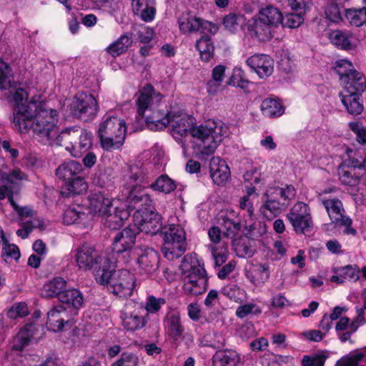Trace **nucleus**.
<instances>
[{
    "mask_svg": "<svg viewBox=\"0 0 366 366\" xmlns=\"http://www.w3.org/2000/svg\"><path fill=\"white\" fill-rule=\"evenodd\" d=\"M167 125L172 128L173 137L181 144L183 154L189 157V147L192 154L200 159L214 153L219 143L227 134V127L221 121L209 119L204 124L194 126L192 118L183 113L172 114L166 111Z\"/></svg>",
    "mask_w": 366,
    "mask_h": 366,
    "instance_id": "obj_1",
    "label": "nucleus"
},
{
    "mask_svg": "<svg viewBox=\"0 0 366 366\" xmlns=\"http://www.w3.org/2000/svg\"><path fill=\"white\" fill-rule=\"evenodd\" d=\"M57 110L49 108L42 102L31 103L27 108L21 107L15 112L14 129L20 133L30 130L44 144L61 145L58 126Z\"/></svg>",
    "mask_w": 366,
    "mask_h": 366,
    "instance_id": "obj_2",
    "label": "nucleus"
},
{
    "mask_svg": "<svg viewBox=\"0 0 366 366\" xmlns=\"http://www.w3.org/2000/svg\"><path fill=\"white\" fill-rule=\"evenodd\" d=\"M136 104L139 116L145 119L151 129L158 130L167 127V106L162 102V95L153 86L147 84L141 89Z\"/></svg>",
    "mask_w": 366,
    "mask_h": 366,
    "instance_id": "obj_3",
    "label": "nucleus"
},
{
    "mask_svg": "<svg viewBox=\"0 0 366 366\" xmlns=\"http://www.w3.org/2000/svg\"><path fill=\"white\" fill-rule=\"evenodd\" d=\"M76 266L79 270L94 271V277L97 283L104 285L110 277L109 267L112 261L107 255L88 244L84 243L72 252Z\"/></svg>",
    "mask_w": 366,
    "mask_h": 366,
    "instance_id": "obj_4",
    "label": "nucleus"
},
{
    "mask_svg": "<svg viewBox=\"0 0 366 366\" xmlns=\"http://www.w3.org/2000/svg\"><path fill=\"white\" fill-rule=\"evenodd\" d=\"M182 289L187 295H198L207 290V277L196 254L186 255L182 262Z\"/></svg>",
    "mask_w": 366,
    "mask_h": 366,
    "instance_id": "obj_5",
    "label": "nucleus"
},
{
    "mask_svg": "<svg viewBox=\"0 0 366 366\" xmlns=\"http://www.w3.org/2000/svg\"><path fill=\"white\" fill-rule=\"evenodd\" d=\"M127 127L123 119L106 115L99 123L98 136L102 147L106 150L119 149L124 143Z\"/></svg>",
    "mask_w": 366,
    "mask_h": 366,
    "instance_id": "obj_6",
    "label": "nucleus"
},
{
    "mask_svg": "<svg viewBox=\"0 0 366 366\" xmlns=\"http://www.w3.org/2000/svg\"><path fill=\"white\" fill-rule=\"evenodd\" d=\"M162 252L165 258L174 260L180 257L187 249L186 232L179 224H169L162 227Z\"/></svg>",
    "mask_w": 366,
    "mask_h": 366,
    "instance_id": "obj_7",
    "label": "nucleus"
},
{
    "mask_svg": "<svg viewBox=\"0 0 366 366\" xmlns=\"http://www.w3.org/2000/svg\"><path fill=\"white\" fill-rule=\"evenodd\" d=\"M0 89L10 90L11 99L9 100L14 102L13 114L11 117V121L14 128V117L16 111L21 107H28L31 103H38L37 102L30 101L27 102L28 94L21 89L17 88L12 74L11 69L4 61L0 59Z\"/></svg>",
    "mask_w": 366,
    "mask_h": 366,
    "instance_id": "obj_8",
    "label": "nucleus"
},
{
    "mask_svg": "<svg viewBox=\"0 0 366 366\" xmlns=\"http://www.w3.org/2000/svg\"><path fill=\"white\" fill-rule=\"evenodd\" d=\"M60 137L63 140L78 139V144L71 147L66 146V149L74 157H80L84 153L88 152L92 146L93 136L90 132L78 127L66 128L61 132Z\"/></svg>",
    "mask_w": 366,
    "mask_h": 366,
    "instance_id": "obj_9",
    "label": "nucleus"
},
{
    "mask_svg": "<svg viewBox=\"0 0 366 366\" xmlns=\"http://www.w3.org/2000/svg\"><path fill=\"white\" fill-rule=\"evenodd\" d=\"M147 314L144 307L137 302L129 300L120 312L122 325L127 331H137L145 327Z\"/></svg>",
    "mask_w": 366,
    "mask_h": 366,
    "instance_id": "obj_10",
    "label": "nucleus"
},
{
    "mask_svg": "<svg viewBox=\"0 0 366 366\" xmlns=\"http://www.w3.org/2000/svg\"><path fill=\"white\" fill-rule=\"evenodd\" d=\"M113 264L109 267L110 277L108 281L104 283L109 285V290L114 295L120 297H129L134 288V276L127 269H119L114 271Z\"/></svg>",
    "mask_w": 366,
    "mask_h": 366,
    "instance_id": "obj_11",
    "label": "nucleus"
},
{
    "mask_svg": "<svg viewBox=\"0 0 366 366\" xmlns=\"http://www.w3.org/2000/svg\"><path fill=\"white\" fill-rule=\"evenodd\" d=\"M322 204L325 207L330 219L336 227L344 226V233L355 236L357 231L351 227L352 219L345 215L342 203L338 199H322Z\"/></svg>",
    "mask_w": 366,
    "mask_h": 366,
    "instance_id": "obj_12",
    "label": "nucleus"
},
{
    "mask_svg": "<svg viewBox=\"0 0 366 366\" xmlns=\"http://www.w3.org/2000/svg\"><path fill=\"white\" fill-rule=\"evenodd\" d=\"M97 111V102L90 94L81 93L76 95L71 104L73 115L85 122L93 119Z\"/></svg>",
    "mask_w": 366,
    "mask_h": 366,
    "instance_id": "obj_13",
    "label": "nucleus"
},
{
    "mask_svg": "<svg viewBox=\"0 0 366 366\" xmlns=\"http://www.w3.org/2000/svg\"><path fill=\"white\" fill-rule=\"evenodd\" d=\"M287 218L297 233L304 234L311 230L312 221L308 205L298 202L287 214Z\"/></svg>",
    "mask_w": 366,
    "mask_h": 366,
    "instance_id": "obj_14",
    "label": "nucleus"
},
{
    "mask_svg": "<svg viewBox=\"0 0 366 366\" xmlns=\"http://www.w3.org/2000/svg\"><path fill=\"white\" fill-rule=\"evenodd\" d=\"M129 252L132 254V257L127 259L126 262L134 259L141 272L152 274L157 269L159 255L153 249L147 247H137Z\"/></svg>",
    "mask_w": 366,
    "mask_h": 366,
    "instance_id": "obj_15",
    "label": "nucleus"
},
{
    "mask_svg": "<svg viewBox=\"0 0 366 366\" xmlns=\"http://www.w3.org/2000/svg\"><path fill=\"white\" fill-rule=\"evenodd\" d=\"M133 218L134 227L140 232L153 235L162 229L160 214L152 209L135 211Z\"/></svg>",
    "mask_w": 366,
    "mask_h": 366,
    "instance_id": "obj_16",
    "label": "nucleus"
},
{
    "mask_svg": "<svg viewBox=\"0 0 366 366\" xmlns=\"http://www.w3.org/2000/svg\"><path fill=\"white\" fill-rule=\"evenodd\" d=\"M129 217V211L127 209V203L121 199H115L111 211L103 214L102 221L105 227L111 229L120 228Z\"/></svg>",
    "mask_w": 366,
    "mask_h": 366,
    "instance_id": "obj_17",
    "label": "nucleus"
},
{
    "mask_svg": "<svg viewBox=\"0 0 366 366\" xmlns=\"http://www.w3.org/2000/svg\"><path fill=\"white\" fill-rule=\"evenodd\" d=\"M137 234L135 227H128L117 233L113 239V250L118 254H123V257L128 256L129 258L132 257L130 251L134 249L133 247L136 240Z\"/></svg>",
    "mask_w": 366,
    "mask_h": 366,
    "instance_id": "obj_18",
    "label": "nucleus"
},
{
    "mask_svg": "<svg viewBox=\"0 0 366 366\" xmlns=\"http://www.w3.org/2000/svg\"><path fill=\"white\" fill-rule=\"evenodd\" d=\"M246 63L260 79L267 78L274 71V61L266 54H254L247 59Z\"/></svg>",
    "mask_w": 366,
    "mask_h": 366,
    "instance_id": "obj_19",
    "label": "nucleus"
},
{
    "mask_svg": "<svg viewBox=\"0 0 366 366\" xmlns=\"http://www.w3.org/2000/svg\"><path fill=\"white\" fill-rule=\"evenodd\" d=\"M0 179L5 182V184L0 186V199L8 198L10 202V198H13L14 190L17 189V184L19 181L26 179V175L19 169H14L9 173H2Z\"/></svg>",
    "mask_w": 366,
    "mask_h": 366,
    "instance_id": "obj_20",
    "label": "nucleus"
},
{
    "mask_svg": "<svg viewBox=\"0 0 366 366\" xmlns=\"http://www.w3.org/2000/svg\"><path fill=\"white\" fill-rule=\"evenodd\" d=\"M102 192L91 194L89 197V209L94 215L102 217L107 211H111L114 201Z\"/></svg>",
    "mask_w": 366,
    "mask_h": 366,
    "instance_id": "obj_21",
    "label": "nucleus"
},
{
    "mask_svg": "<svg viewBox=\"0 0 366 366\" xmlns=\"http://www.w3.org/2000/svg\"><path fill=\"white\" fill-rule=\"evenodd\" d=\"M275 29L276 28L257 16L252 18L248 22V31L251 35L262 41L271 39L274 36Z\"/></svg>",
    "mask_w": 366,
    "mask_h": 366,
    "instance_id": "obj_22",
    "label": "nucleus"
},
{
    "mask_svg": "<svg viewBox=\"0 0 366 366\" xmlns=\"http://www.w3.org/2000/svg\"><path fill=\"white\" fill-rule=\"evenodd\" d=\"M209 172L213 182L217 185H223L230 177V170L227 163L217 157L210 160Z\"/></svg>",
    "mask_w": 366,
    "mask_h": 366,
    "instance_id": "obj_23",
    "label": "nucleus"
},
{
    "mask_svg": "<svg viewBox=\"0 0 366 366\" xmlns=\"http://www.w3.org/2000/svg\"><path fill=\"white\" fill-rule=\"evenodd\" d=\"M347 92H340L341 102L348 113L352 115L360 114L364 109L363 104L360 102V93H354L351 86H347Z\"/></svg>",
    "mask_w": 366,
    "mask_h": 366,
    "instance_id": "obj_24",
    "label": "nucleus"
},
{
    "mask_svg": "<svg viewBox=\"0 0 366 366\" xmlns=\"http://www.w3.org/2000/svg\"><path fill=\"white\" fill-rule=\"evenodd\" d=\"M329 39L332 44L338 49L349 51L357 46L355 35L349 31L335 30L329 33Z\"/></svg>",
    "mask_w": 366,
    "mask_h": 366,
    "instance_id": "obj_25",
    "label": "nucleus"
},
{
    "mask_svg": "<svg viewBox=\"0 0 366 366\" xmlns=\"http://www.w3.org/2000/svg\"><path fill=\"white\" fill-rule=\"evenodd\" d=\"M69 321V317L66 310L61 305L52 308L47 313L48 327L54 331L58 332L63 329L64 323Z\"/></svg>",
    "mask_w": 366,
    "mask_h": 366,
    "instance_id": "obj_26",
    "label": "nucleus"
},
{
    "mask_svg": "<svg viewBox=\"0 0 366 366\" xmlns=\"http://www.w3.org/2000/svg\"><path fill=\"white\" fill-rule=\"evenodd\" d=\"M164 325L167 334L174 340H179L182 335L184 327L179 312L172 310L168 312L164 318Z\"/></svg>",
    "mask_w": 366,
    "mask_h": 366,
    "instance_id": "obj_27",
    "label": "nucleus"
},
{
    "mask_svg": "<svg viewBox=\"0 0 366 366\" xmlns=\"http://www.w3.org/2000/svg\"><path fill=\"white\" fill-rule=\"evenodd\" d=\"M208 24V21H204L202 19L191 13L182 14L178 20L179 28L184 34L198 31Z\"/></svg>",
    "mask_w": 366,
    "mask_h": 366,
    "instance_id": "obj_28",
    "label": "nucleus"
},
{
    "mask_svg": "<svg viewBox=\"0 0 366 366\" xmlns=\"http://www.w3.org/2000/svg\"><path fill=\"white\" fill-rule=\"evenodd\" d=\"M133 11L144 21L154 19L156 9L154 0H132Z\"/></svg>",
    "mask_w": 366,
    "mask_h": 366,
    "instance_id": "obj_29",
    "label": "nucleus"
},
{
    "mask_svg": "<svg viewBox=\"0 0 366 366\" xmlns=\"http://www.w3.org/2000/svg\"><path fill=\"white\" fill-rule=\"evenodd\" d=\"M36 327L34 324H27L14 337L11 342V349L16 351H22L27 346L31 338L34 334Z\"/></svg>",
    "mask_w": 366,
    "mask_h": 366,
    "instance_id": "obj_30",
    "label": "nucleus"
},
{
    "mask_svg": "<svg viewBox=\"0 0 366 366\" xmlns=\"http://www.w3.org/2000/svg\"><path fill=\"white\" fill-rule=\"evenodd\" d=\"M343 92H347V86H351L354 93L362 94L366 89V79L364 75L357 70L344 76L341 81Z\"/></svg>",
    "mask_w": 366,
    "mask_h": 366,
    "instance_id": "obj_31",
    "label": "nucleus"
},
{
    "mask_svg": "<svg viewBox=\"0 0 366 366\" xmlns=\"http://www.w3.org/2000/svg\"><path fill=\"white\" fill-rule=\"evenodd\" d=\"M82 169V166L80 163L75 161H69L61 164L56 169V175L59 179L68 182L79 177Z\"/></svg>",
    "mask_w": 366,
    "mask_h": 366,
    "instance_id": "obj_32",
    "label": "nucleus"
},
{
    "mask_svg": "<svg viewBox=\"0 0 366 366\" xmlns=\"http://www.w3.org/2000/svg\"><path fill=\"white\" fill-rule=\"evenodd\" d=\"M265 202L260 207V212L267 219H272L281 212V206L285 202H281L276 197H272L267 189L265 193Z\"/></svg>",
    "mask_w": 366,
    "mask_h": 366,
    "instance_id": "obj_33",
    "label": "nucleus"
},
{
    "mask_svg": "<svg viewBox=\"0 0 366 366\" xmlns=\"http://www.w3.org/2000/svg\"><path fill=\"white\" fill-rule=\"evenodd\" d=\"M256 16L276 29L283 20L281 11L273 6H267L261 9Z\"/></svg>",
    "mask_w": 366,
    "mask_h": 366,
    "instance_id": "obj_34",
    "label": "nucleus"
},
{
    "mask_svg": "<svg viewBox=\"0 0 366 366\" xmlns=\"http://www.w3.org/2000/svg\"><path fill=\"white\" fill-rule=\"evenodd\" d=\"M240 360L234 350L217 351L213 356L214 366H236Z\"/></svg>",
    "mask_w": 366,
    "mask_h": 366,
    "instance_id": "obj_35",
    "label": "nucleus"
},
{
    "mask_svg": "<svg viewBox=\"0 0 366 366\" xmlns=\"http://www.w3.org/2000/svg\"><path fill=\"white\" fill-rule=\"evenodd\" d=\"M66 282L62 277L54 278L47 284H45L41 290V295L46 298H51L60 295L66 290Z\"/></svg>",
    "mask_w": 366,
    "mask_h": 366,
    "instance_id": "obj_36",
    "label": "nucleus"
},
{
    "mask_svg": "<svg viewBox=\"0 0 366 366\" xmlns=\"http://www.w3.org/2000/svg\"><path fill=\"white\" fill-rule=\"evenodd\" d=\"M364 174V171L356 172L350 167H340L338 169V176L340 182L345 185L353 187L358 184L360 178Z\"/></svg>",
    "mask_w": 366,
    "mask_h": 366,
    "instance_id": "obj_37",
    "label": "nucleus"
},
{
    "mask_svg": "<svg viewBox=\"0 0 366 366\" xmlns=\"http://www.w3.org/2000/svg\"><path fill=\"white\" fill-rule=\"evenodd\" d=\"M87 189V184L84 179L81 177H75L66 182L62 187L61 194L65 197H70L75 194H80Z\"/></svg>",
    "mask_w": 366,
    "mask_h": 366,
    "instance_id": "obj_38",
    "label": "nucleus"
},
{
    "mask_svg": "<svg viewBox=\"0 0 366 366\" xmlns=\"http://www.w3.org/2000/svg\"><path fill=\"white\" fill-rule=\"evenodd\" d=\"M59 300L64 304L79 310L84 303V297L81 292L76 289L66 290L60 295Z\"/></svg>",
    "mask_w": 366,
    "mask_h": 366,
    "instance_id": "obj_39",
    "label": "nucleus"
},
{
    "mask_svg": "<svg viewBox=\"0 0 366 366\" xmlns=\"http://www.w3.org/2000/svg\"><path fill=\"white\" fill-rule=\"evenodd\" d=\"M132 44V38L129 35L124 34L112 43L107 48V51L113 57H116L126 52Z\"/></svg>",
    "mask_w": 366,
    "mask_h": 366,
    "instance_id": "obj_40",
    "label": "nucleus"
},
{
    "mask_svg": "<svg viewBox=\"0 0 366 366\" xmlns=\"http://www.w3.org/2000/svg\"><path fill=\"white\" fill-rule=\"evenodd\" d=\"M234 212L233 211L227 212L224 216L221 217L222 225L224 229V234L233 239L240 229V222L233 219Z\"/></svg>",
    "mask_w": 366,
    "mask_h": 366,
    "instance_id": "obj_41",
    "label": "nucleus"
},
{
    "mask_svg": "<svg viewBox=\"0 0 366 366\" xmlns=\"http://www.w3.org/2000/svg\"><path fill=\"white\" fill-rule=\"evenodd\" d=\"M269 194L272 197H276L280 201H291L296 195V189L291 184H285L284 187H271L268 189Z\"/></svg>",
    "mask_w": 366,
    "mask_h": 366,
    "instance_id": "obj_42",
    "label": "nucleus"
},
{
    "mask_svg": "<svg viewBox=\"0 0 366 366\" xmlns=\"http://www.w3.org/2000/svg\"><path fill=\"white\" fill-rule=\"evenodd\" d=\"M196 48L202 60L204 61H210L214 56V47L211 39L207 36H203L197 41Z\"/></svg>",
    "mask_w": 366,
    "mask_h": 366,
    "instance_id": "obj_43",
    "label": "nucleus"
},
{
    "mask_svg": "<svg viewBox=\"0 0 366 366\" xmlns=\"http://www.w3.org/2000/svg\"><path fill=\"white\" fill-rule=\"evenodd\" d=\"M262 114L267 117H277L284 113V108L281 104L273 99H265L261 104Z\"/></svg>",
    "mask_w": 366,
    "mask_h": 366,
    "instance_id": "obj_44",
    "label": "nucleus"
},
{
    "mask_svg": "<svg viewBox=\"0 0 366 366\" xmlns=\"http://www.w3.org/2000/svg\"><path fill=\"white\" fill-rule=\"evenodd\" d=\"M155 191L169 194L176 189V184L167 174H162L150 185Z\"/></svg>",
    "mask_w": 366,
    "mask_h": 366,
    "instance_id": "obj_45",
    "label": "nucleus"
},
{
    "mask_svg": "<svg viewBox=\"0 0 366 366\" xmlns=\"http://www.w3.org/2000/svg\"><path fill=\"white\" fill-rule=\"evenodd\" d=\"M348 22L355 26H360L366 23V5L361 9H350L345 11Z\"/></svg>",
    "mask_w": 366,
    "mask_h": 366,
    "instance_id": "obj_46",
    "label": "nucleus"
},
{
    "mask_svg": "<svg viewBox=\"0 0 366 366\" xmlns=\"http://www.w3.org/2000/svg\"><path fill=\"white\" fill-rule=\"evenodd\" d=\"M249 84L250 81L246 78L244 71L237 67L233 69L232 74L227 81L228 85L242 89H247Z\"/></svg>",
    "mask_w": 366,
    "mask_h": 366,
    "instance_id": "obj_47",
    "label": "nucleus"
},
{
    "mask_svg": "<svg viewBox=\"0 0 366 366\" xmlns=\"http://www.w3.org/2000/svg\"><path fill=\"white\" fill-rule=\"evenodd\" d=\"M253 272L254 276L251 279V282L256 285H259L269 280L270 267L267 263L259 264L255 266Z\"/></svg>",
    "mask_w": 366,
    "mask_h": 366,
    "instance_id": "obj_48",
    "label": "nucleus"
},
{
    "mask_svg": "<svg viewBox=\"0 0 366 366\" xmlns=\"http://www.w3.org/2000/svg\"><path fill=\"white\" fill-rule=\"evenodd\" d=\"M252 199H249L248 196H243L239 199V207L242 210H244L247 213V217L244 220V227L249 229L252 228L254 224L253 215H254V207H253Z\"/></svg>",
    "mask_w": 366,
    "mask_h": 366,
    "instance_id": "obj_49",
    "label": "nucleus"
},
{
    "mask_svg": "<svg viewBox=\"0 0 366 366\" xmlns=\"http://www.w3.org/2000/svg\"><path fill=\"white\" fill-rule=\"evenodd\" d=\"M212 257L216 267H220L227 259L228 252L225 243H220L218 245H210Z\"/></svg>",
    "mask_w": 366,
    "mask_h": 366,
    "instance_id": "obj_50",
    "label": "nucleus"
},
{
    "mask_svg": "<svg viewBox=\"0 0 366 366\" xmlns=\"http://www.w3.org/2000/svg\"><path fill=\"white\" fill-rule=\"evenodd\" d=\"M366 165V149H358L350 157L349 167L358 172L364 171Z\"/></svg>",
    "mask_w": 366,
    "mask_h": 366,
    "instance_id": "obj_51",
    "label": "nucleus"
},
{
    "mask_svg": "<svg viewBox=\"0 0 366 366\" xmlns=\"http://www.w3.org/2000/svg\"><path fill=\"white\" fill-rule=\"evenodd\" d=\"M3 244L2 248V257L6 262L11 260H18L21 256L19 247L14 244L9 243L6 238L4 242H1Z\"/></svg>",
    "mask_w": 366,
    "mask_h": 366,
    "instance_id": "obj_52",
    "label": "nucleus"
},
{
    "mask_svg": "<svg viewBox=\"0 0 366 366\" xmlns=\"http://www.w3.org/2000/svg\"><path fill=\"white\" fill-rule=\"evenodd\" d=\"M144 191L140 189H132L127 197V209L128 211L136 209V211H144L143 208H139L140 198L142 197V192Z\"/></svg>",
    "mask_w": 366,
    "mask_h": 366,
    "instance_id": "obj_53",
    "label": "nucleus"
},
{
    "mask_svg": "<svg viewBox=\"0 0 366 366\" xmlns=\"http://www.w3.org/2000/svg\"><path fill=\"white\" fill-rule=\"evenodd\" d=\"M262 312L260 307L254 303H247L239 306L236 310V315L243 319L249 315H257Z\"/></svg>",
    "mask_w": 366,
    "mask_h": 366,
    "instance_id": "obj_54",
    "label": "nucleus"
},
{
    "mask_svg": "<svg viewBox=\"0 0 366 366\" xmlns=\"http://www.w3.org/2000/svg\"><path fill=\"white\" fill-rule=\"evenodd\" d=\"M43 223L41 220L37 218H32L31 219L22 223V228L16 231V234L22 239H25L34 228L41 227Z\"/></svg>",
    "mask_w": 366,
    "mask_h": 366,
    "instance_id": "obj_55",
    "label": "nucleus"
},
{
    "mask_svg": "<svg viewBox=\"0 0 366 366\" xmlns=\"http://www.w3.org/2000/svg\"><path fill=\"white\" fill-rule=\"evenodd\" d=\"M221 292L223 295L234 302L241 300L244 295V290L236 285H227L222 287Z\"/></svg>",
    "mask_w": 366,
    "mask_h": 366,
    "instance_id": "obj_56",
    "label": "nucleus"
},
{
    "mask_svg": "<svg viewBox=\"0 0 366 366\" xmlns=\"http://www.w3.org/2000/svg\"><path fill=\"white\" fill-rule=\"evenodd\" d=\"M335 71L340 76V81L344 76H347L350 73L356 71L351 61L346 59H339L335 62Z\"/></svg>",
    "mask_w": 366,
    "mask_h": 366,
    "instance_id": "obj_57",
    "label": "nucleus"
},
{
    "mask_svg": "<svg viewBox=\"0 0 366 366\" xmlns=\"http://www.w3.org/2000/svg\"><path fill=\"white\" fill-rule=\"evenodd\" d=\"M166 303V301L164 298H157L154 296H149L147 299L145 307H144V312L149 315V313H156Z\"/></svg>",
    "mask_w": 366,
    "mask_h": 366,
    "instance_id": "obj_58",
    "label": "nucleus"
},
{
    "mask_svg": "<svg viewBox=\"0 0 366 366\" xmlns=\"http://www.w3.org/2000/svg\"><path fill=\"white\" fill-rule=\"evenodd\" d=\"M363 358L364 354L357 352L342 357L337 362L336 366H357Z\"/></svg>",
    "mask_w": 366,
    "mask_h": 366,
    "instance_id": "obj_59",
    "label": "nucleus"
},
{
    "mask_svg": "<svg viewBox=\"0 0 366 366\" xmlns=\"http://www.w3.org/2000/svg\"><path fill=\"white\" fill-rule=\"evenodd\" d=\"M304 19L302 14H288L283 18L281 23L284 27L290 29L299 27L303 22Z\"/></svg>",
    "mask_w": 366,
    "mask_h": 366,
    "instance_id": "obj_60",
    "label": "nucleus"
},
{
    "mask_svg": "<svg viewBox=\"0 0 366 366\" xmlns=\"http://www.w3.org/2000/svg\"><path fill=\"white\" fill-rule=\"evenodd\" d=\"M325 16L330 21L338 23L342 20L340 8L336 3H330L325 9Z\"/></svg>",
    "mask_w": 366,
    "mask_h": 366,
    "instance_id": "obj_61",
    "label": "nucleus"
},
{
    "mask_svg": "<svg viewBox=\"0 0 366 366\" xmlns=\"http://www.w3.org/2000/svg\"><path fill=\"white\" fill-rule=\"evenodd\" d=\"M84 213L77 211L74 208H68L65 210L63 217V221L66 224H72L77 223L78 220L84 216Z\"/></svg>",
    "mask_w": 366,
    "mask_h": 366,
    "instance_id": "obj_62",
    "label": "nucleus"
},
{
    "mask_svg": "<svg viewBox=\"0 0 366 366\" xmlns=\"http://www.w3.org/2000/svg\"><path fill=\"white\" fill-rule=\"evenodd\" d=\"M349 127L355 134L357 142L366 146V127L360 126L357 122H350Z\"/></svg>",
    "mask_w": 366,
    "mask_h": 366,
    "instance_id": "obj_63",
    "label": "nucleus"
},
{
    "mask_svg": "<svg viewBox=\"0 0 366 366\" xmlns=\"http://www.w3.org/2000/svg\"><path fill=\"white\" fill-rule=\"evenodd\" d=\"M138 357L131 353H123L121 358L112 366H138Z\"/></svg>",
    "mask_w": 366,
    "mask_h": 366,
    "instance_id": "obj_64",
    "label": "nucleus"
}]
</instances>
